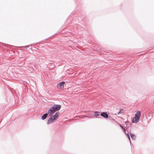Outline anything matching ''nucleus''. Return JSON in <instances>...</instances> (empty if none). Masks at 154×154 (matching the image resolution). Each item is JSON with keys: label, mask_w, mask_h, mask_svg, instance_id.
<instances>
[{"label": "nucleus", "mask_w": 154, "mask_h": 154, "mask_svg": "<svg viewBox=\"0 0 154 154\" xmlns=\"http://www.w3.org/2000/svg\"><path fill=\"white\" fill-rule=\"evenodd\" d=\"M100 112L95 111L94 113V115L95 116H98L100 115Z\"/></svg>", "instance_id": "7"}, {"label": "nucleus", "mask_w": 154, "mask_h": 154, "mask_svg": "<svg viewBox=\"0 0 154 154\" xmlns=\"http://www.w3.org/2000/svg\"><path fill=\"white\" fill-rule=\"evenodd\" d=\"M58 112H57L54 115L51 116L48 120L47 123L50 124L53 122L58 118Z\"/></svg>", "instance_id": "2"}, {"label": "nucleus", "mask_w": 154, "mask_h": 154, "mask_svg": "<svg viewBox=\"0 0 154 154\" xmlns=\"http://www.w3.org/2000/svg\"><path fill=\"white\" fill-rule=\"evenodd\" d=\"M65 84V82H60L57 86V87L58 89H62L64 88V85Z\"/></svg>", "instance_id": "4"}, {"label": "nucleus", "mask_w": 154, "mask_h": 154, "mask_svg": "<svg viewBox=\"0 0 154 154\" xmlns=\"http://www.w3.org/2000/svg\"><path fill=\"white\" fill-rule=\"evenodd\" d=\"M101 115L102 116L105 118H107L109 117L108 115L106 112H102L101 113Z\"/></svg>", "instance_id": "5"}, {"label": "nucleus", "mask_w": 154, "mask_h": 154, "mask_svg": "<svg viewBox=\"0 0 154 154\" xmlns=\"http://www.w3.org/2000/svg\"><path fill=\"white\" fill-rule=\"evenodd\" d=\"M122 109H121L120 110V111L117 113L118 114H120V113H122Z\"/></svg>", "instance_id": "10"}, {"label": "nucleus", "mask_w": 154, "mask_h": 154, "mask_svg": "<svg viewBox=\"0 0 154 154\" xmlns=\"http://www.w3.org/2000/svg\"><path fill=\"white\" fill-rule=\"evenodd\" d=\"M140 111H137L135 114V116L133 118L132 122L133 123H137L139 120L140 117Z\"/></svg>", "instance_id": "3"}, {"label": "nucleus", "mask_w": 154, "mask_h": 154, "mask_svg": "<svg viewBox=\"0 0 154 154\" xmlns=\"http://www.w3.org/2000/svg\"><path fill=\"white\" fill-rule=\"evenodd\" d=\"M61 106L59 105L55 104L48 111V113L50 116H51L57 111H58L61 108Z\"/></svg>", "instance_id": "1"}, {"label": "nucleus", "mask_w": 154, "mask_h": 154, "mask_svg": "<svg viewBox=\"0 0 154 154\" xmlns=\"http://www.w3.org/2000/svg\"><path fill=\"white\" fill-rule=\"evenodd\" d=\"M126 134L127 136V137H128L129 140L130 142H131V141H130V137L129 136V134Z\"/></svg>", "instance_id": "9"}, {"label": "nucleus", "mask_w": 154, "mask_h": 154, "mask_svg": "<svg viewBox=\"0 0 154 154\" xmlns=\"http://www.w3.org/2000/svg\"><path fill=\"white\" fill-rule=\"evenodd\" d=\"M123 130V131H124V132L126 134V132H125V128H122Z\"/></svg>", "instance_id": "12"}, {"label": "nucleus", "mask_w": 154, "mask_h": 154, "mask_svg": "<svg viewBox=\"0 0 154 154\" xmlns=\"http://www.w3.org/2000/svg\"><path fill=\"white\" fill-rule=\"evenodd\" d=\"M48 114L45 113L44 114L42 117V119L43 120L45 119L47 117Z\"/></svg>", "instance_id": "6"}, {"label": "nucleus", "mask_w": 154, "mask_h": 154, "mask_svg": "<svg viewBox=\"0 0 154 154\" xmlns=\"http://www.w3.org/2000/svg\"><path fill=\"white\" fill-rule=\"evenodd\" d=\"M119 125L122 129L124 128L120 124H119Z\"/></svg>", "instance_id": "11"}, {"label": "nucleus", "mask_w": 154, "mask_h": 154, "mask_svg": "<svg viewBox=\"0 0 154 154\" xmlns=\"http://www.w3.org/2000/svg\"><path fill=\"white\" fill-rule=\"evenodd\" d=\"M130 136L132 139H134L135 138V136L133 134H131Z\"/></svg>", "instance_id": "8"}]
</instances>
